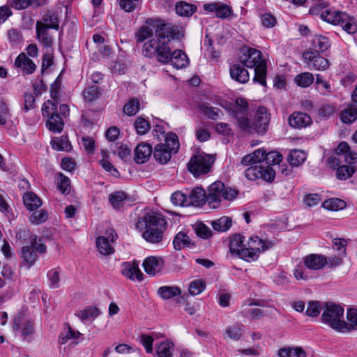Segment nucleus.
I'll list each match as a JSON object with an SVG mask.
<instances>
[{"instance_id":"f257e3e1","label":"nucleus","mask_w":357,"mask_h":357,"mask_svg":"<svg viewBox=\"0 0 357 357\" xmlns=\"http://www.w3.org/2000/svg\"><path fill=\"white\" fill-rule=\"evenodd\" d=\"M241 64L247 68H255V76L253 82L262 86L266 84L267 65L266 61L262 59L261 51L245 47L243 50V54L239 57Z\"/></svg>"},{"instance_id":"f03ea898","label":"nucleus","mask_w":357,"mask_h":357,"mask_svg":"<svg viewBox=\"0 0 357 357\" xmlns=\"http://www.w3.org/2000/svg\"><path fill=\"white\" fill-rule=\"evenodd\" d=\"M252 155L255 165L245 171V177L251 181L262 178L268 182L273 181L275 176V170L272 167L266 165V151L257 149L252 153Z\"/></svg>"},{"instance_id":"7ed1b4c3","label":"nucleus","mask_w":357,"mask_h":357,"mask_svg":"<svg viewBox=\"0 0 357 357\" xmlns=\"http://www.w3.org/2000/svg\"><path fill=\"white\" fill-rule=\"evenodd\" d=\"M269 114L266 107L261 106L256 111L253 121L247 117H237V126L244 133L264 135L268 128Z\"/></svg>"},{"instance_id":"20e7f679","label":"nucleus","mask_w":357,"mask_h":357,"mask_svg":"<svg viewBox=\"0 0 357 357\" xmlns=\"http://www.w3.org/2000/svg\"><path fill=\"white\" fill-rule=\"evenodd\" d=\"M343 314L344 308L341 305L328 302L325 303L321 319L324 324L341 333V331L344 328H342Z\"/></svg>"},{"instance_id":"39448f33","label":"nucleus","mask_w":357,"mask_h":357,"mask_svg":"<svg viewBox=\"0 0 357 357\" xmlns=\"http://www.w3.org/2000/svg\"><path fill=\"white\" fill-rule=\"evenodd\" d=\"M42 114L47 118V127L50 131L61 132L63 130L64 123L57 112V105L55 102L50 100L45 102L42 107Z\"/></svg>"},{"instance_id":"423d86ee","label":"nucleus","mask_w":357,"mask_h":357,"mask_svg":"<svg viewBox=\"0 0 357 357\" xmlns=\"http://www.w3.org/2000/svg\"><path fill=\"white\" fill-rule=\"evenodd\" d=\"M238 191L230 187H226L221 181H215L208 188L206 196L208 201H221L222 197L227 201H232L236 198Z\"/></svg>"},{"instance_id":"0eeeda50","label":"nucleus","mask_w":357,"mask_h":357,"mask_svg":"<svg viewBox=\"0 0 357 357\" xmlns=\"http://www.w3.org/2000/svg\"><path fill=\"white\" fill-rule=\"evenodd\" d=\"M137 229H162L166 230L167 221L165 216L157 212H147L136 223Z\"/></svg>"},{"instance_id":"6e6552de","label":"nucleus","mask_w":357,"mask_h":357,"mask_svg":"<svg viewBox=\"0 0 357 357\" xmlns=\"http://www.w3.org/2000/svg\"><path fill=\"white\" fill-rule=\"evenodd\" d=\"M321 17L331 24L340 25L349 33H354L357 31V26L353 22V19L350 18L345 13H327L326 15L322 13Z\"/></svg>"},{"instance_id":"1a4fd4ad","label":"nucleus","mask_w":357,"mask_h":357,"mask_svg":"<svg viewBox=\"0 0 357 357\" xmlns=\"http://www.w3.org/2000/svg\"><path fill=\"white\" fill-rule=\"evenodd\" d=\"M183 36V31L181 26L172 24H165L159 20L157 38L160 42L164 41L168 44L171 40H179Z\"/></svg>"},{"instance_id":"9d476101","label":"nucleus","mask_w":357,"mask_h":357,"mask_svg":"<svg viewBox=\"0 0 357 357\" xmlns=\"http://www.w3.org/2000/svg\"><path fill=\"white\" fill-rule=\"evenodd\" d=\"M211 164L208 155H194L188 164V169L195 176H199L210 171Z\"/></svg>"},{"instance_id":"9b49d317","label":"nucleus","mask_w":357,"mask_h":357,"mask_svg":"<svg viewBox=\"0 0 357 357\" xmlns=\"http://www.w3.org/2000/svg\"><path fill=\"white\" fill-rule=\"evenodd\" d=\"M106 236H100L96 239V246L100 254L109 255L114 252V248L112 245L117 238V234L114 229L107 230Z\"/></svg>"},{"instance_id":"f8f14e48","label":"nucleus","mask_w":357,"mask_h":357,"mask_svg":"<svg viewBox=\"0 0 357 357\" xmlns=\"http://www.w3.org/2000/svg\"><path fill=\"white\" fill-rule=\"evenodd\" d=\"M303 58L310 70H324L329 66L328 59L321 56L319 54L311 50L306 51L303 54Z\"/></svg>"},{"instance_id":"ddd939ff","label":"nucleus","mask_w":357,"mask_h":357,"mask_svg":"<svg viewBox=\"0 0 357 357\" xmlns=\"http://www.w3.org/2000/svg\"><path fill=\"white\" fill-rule=\"evenodd\" d=\"M159 20L149 18L146 20L137 31L135 33V40L137 43H142L145 40L150 38L153 33L157 36V29H158Z\"/></svg>"},{"instance_id":"4468645a","label":"nucleus","mask_w":357,"mask_h":357,"mask_svg":"<svg viewBox=\"0 0 357 357\" xmlns=\"http://www.w3.org/2000/svg\"><path fill=\"white\" fill-rule=\"evenodd\" d=\"M188 198L190 201H208L206 192L202 187L194 188L188 195L176 191L172 195L171 201H187Z\"/></svg>"},{"instance_id":"2eb2a0df","label":"nucleus","mask_w":357,"mask_h":357,"mask_svg":"<svg viewBox=\"0 0 357 357\" xmlns=\"http://www.w3.org/2000/svg\"><path fill=\"white\" fill-rule=\"evenodd\" d=\"M203 8L205 11L214 13L215 17L221 19L227 18L232 15L231 8L220 1L204 3Z\"/></svg>"},{"instance_id":"dca6fc26","label":"nucleus","mask_w":357,"mask_h":357,"mask_svg":"<svg viewBox=\"0 0 357 357\" xmlns=\"http://www.w3.org/2000/svg\"><path fill=\"white\" fill-rule=\"evenodd\" d=\"M43 202H24L26 208L34 212L30 216V221L35 225H40L45 222L48 218V212L45 209L35 211L41 206Z\"/></svg>"},{"instance_id":"f3484780","label":"nucleus","mask_w":357,"mask_h":357,"mask_svg":"<svg viewBox=\"0 0 357 357\" xmlns=\"http://www.w3.org/2000/svg\"><path fill=\"white\" fill-rule=\"evenodd\" d=\"M59 22L58 14L54 11L48 10L43 15L40 20L36 22V28L43 26L45 30L52 29L57 31L59 29Z\"/></svg>"},{"instance_id":"a211bd4d","label":"nucleus","mask_w":357,"mask_h":357,"mask_svg":"<svg viewBox=\"0 0 357 357\" xmlns=\"http://www.w3.org/2000/svg\"><path fill=\"white\" fill-rule=\"evenodd\" d=\"M288 122L291 127L301 129L311 125L312 120L310 116L306 113L294 112L289 116Z\"/></svg>"},{"instance_id":"6ab92c4d","label":"nucleus","mask_w":357,"mask_h":357,"mask_svg":"<svg viewBox=\"0 0 357 357\" xmlns=\"http://www.w3.org/2000/svg\"><path fill=\"white\" fill-rule=\"evenodd\" d=\"M144 271L150 275L161 273L164 267V261L161 257H149L143 262Z\"/></svg>"},{"instance_id":"aec40b11","label":"nucleus","mask_w":357,"mask_h":357,"mask_svg":"<svg viewBox=\"0 0 357 357\" xmlns=\"http://www.w3.org/2000/svg\"><path fill=\"white\" fill-rule=\"evenodd\" d=\"M36 237L31 241V245L23 246L21 250V257L27 268H30L36 262L37 255L35 250Z\"/></svg>"},{"instance_id":"412c9836","label":"nucleus","mask_w":357,"mask_h":357,"mask_svg":"<svg viewBox=\"0 0 357 357\" xmlns=\"http://www.w3.org/2000/svg\"><path fill=\"white\" fill-rule=\"evenodd\" d=\"M229 74L233 80L241 84H245L250 79L249 73L241 63L231 65L229 68Z\"/></svg>"},{"instance_id":"4be33fe9","label":"nucleus","mask_w":357,"mask_h":357,"mask_svg":"<svg viewBox=\"0 0 357 357\" xmlns=\"http://www.w3.org/2000/svg\"><path fill=\"white\" fill-rule=\"evenodd\" d=\"M326 259L324 255L310 254L304 257L303 262L306 268L310 270H320L326 266Z\"/></svg>"},{"instance_id":"5701e85b","label":"nucleus","mask_w":357,"mask_h":357,"mask_svg":"<svg viewBox=\"0 0 357 357\" xmlns=\"http://www.w3.org/2000/svg\"><path fill=\"white\" fill-rule=\"evenodd\" d=\"M153 153L152 146L148 143H141L135 149L134 160L137 164L146 162Z\"/></svg>"},{"instance_id":"b1692460","label":"nucleus","mask_w":357,"mask_h":357,"mask_svg":"<svg viewBox=\"0 0 357 357\" xmlns=\"http://www.w3.org/2000/svg\"><path fill=\"white\" fill-rule=\"evenodd\" d=\"M15 66L17 68H22L23 73L26 75L32 74L36 68L34 62L25 53H20L17 56L15 61Z\"/></svg>"},{"instance_id":"393cba45","label":"nucleus","mask_w":357,"mask_h":357,"mask_svg":"<svg viewBox=\"0 0 357 357\" xmlns=\"http://www.w3.org/2000/svg\"><path fill=\"white\" fill-rule=\"evenodd\" d=\"M273 245V243L272 241H264L257 236H250L247 243V246H248L250 249L255 250L258 253L267 250Z\"/></svg>"},{"instance_id":"a878e982","label":"nucleus","mask_w":357,"mask_h":357,"mask_svg":"<svg viewBox=\"0 0 357 357\" xmlns=\"http://www.w3.org/2000/svg\"><path fill=\"white\" fill-rule=\"evenodd\" d=\"M122 274L132 280L138 281H142L144 276L137 262L125 264Z\"/></svg>"},{"instance_id":"bb28decb","label":"nucleus","mask_w":357,"mask_h":357,"mask_svg":"<svg viewBox=\"0 0 357 357\" xmlns=\"http://www.w3.org/2000/svg\"><path fill=\"white\" fill-rule=\"evenodd\" d=\"M165 231L166 230H162V229H144L142 233V237L149 243L158 244L163 241Z\"/></svg>"},{"instance_id":"cd10ccee","label":"nucleus","mask_w":357,"mask_h":357,"mask_svg":"<svg viewBox=\"0 0 357 357\" xmlns=\"http://www.w3.org/2000/svg\"><path fill=\"white\" fill-rule=\"evenodd\" d=\"M169 62L175 68L182 69L188 66L189 59L184 52L176 50L172 52Z\"/></svg>"},{"instance_id":"c85d7f7f","label":"nucleus","mask_w":357,"mask_h":357,"mask_svg":"<svg viewBox=\"0 0 357 357\" xmlns=\"http://www.w3.org/2000/svg\"><path fill=\"white\" fill-rule=\"evenodd\" d=\"M347 318L348 322L342 319V328H343L341 333H349L357 329V310L354 308L349 309L347 313Z\"/></svg>"},{"instance_id":"c756f323","label":"nucleus","mask_w":357,"mask_h":357,"mask_svg":"<svg viewBox=\"0 0 357 357\" xmlns=\"http://www.w3.org/2000/svg\"><path fill=\"white\" fill-rule=\"evenodd\" d=\"M153 153L155 160L160 164L167 163L170 160L172 154L163 144H157Z\"/></svg>"},{"instance_id":"7c9ffc66","label":"nucleus","mask_w":357,"mask_h":357,"mask_svg":"<svg viewBox=\"0 0 357 357\" xmlns=\"http://www.w3.org/2000/svg\"><path fill=\"white\" fill-rule=\"evenodd\" d=\"M173 245L175 250H181L184 248L194 247L195 243L190 240L187 234L180 231L174 236Z\"/></svg>"},{"instance_id":"2f4dec72","label":"nucleus","mask_w":357,"mask_h":357,"mask_svg":"<svg viewBox=\"0 0 357 357\" xmlns=\"http://www.w3.org/2000/svg\"><path fill=\"white\" fill-rule=\"evenodd\" d=\"M172 54V52L171 48L169 47L168 44L163 41L160 43L154 58L160 63H167L169 62V59H171Z\"/></svg>"},{"instance_id":"473e14b6","label":"nucleus","mask_w":357,"mask_h":357,"mask_svg":"<svg viewBox=\"0 0 357 357\" xmlns=\"http://www.w3.org/2000/svg\"><path fill=\"white\" fill-rule=\"evenodd\" d=\"M174 343L169 340L162 342L155 345V357H172L174 351Z\"/></svg>"},{"instance_id":"72a5a7b5","label":"nucleus","mask_w":357,"mask_h":357,"mask_svg":"<svg viewBox=\"0 0 357 357\" xmlns=\"http://www.w3.org/2000/svg\"><path fill=\"white\" fill-rule=\"evenodd\" d=\"M158 294L163 300H168L181 295V290L177 286H162L158 289Z\"/></svg>"},{"instance_id":"f704fd0d","label":"nucleus","mask_w":357,"mask_h":357,"mask_svg":"<svg viewBox=\"0 0 357 357\" xmlns=\"http://www.w3.org/2000/svg\"><path fill=\"white\" fill-rule=\"evenodd\" d=\"M341 121L344 123H351L357 119V107L349 104L340 113Z\"/></svg>"},{"instance_id":"c9c22d12","label":"nucleus","mask_w":357,"mask_h":357,"mask_svg":"<svg viewBox=\"0 0 357 357\" xmlns=\"http://www.w3.org/2000/svg\"><path fill=\"white\" fill-rule=\"evenodd\" d=\"M175 9L178 15L189 17L196 12L197 6L185 1H179L176 3Z\"/></svg>"},{"instance_id":"e433bc0d","label":"nucleus","mask_w":357,"mask_h":357,"mask_svg":"<svg viewBox=\"0 0 357 357\" xmlns=\"http://www.w3.org/2000/svg\"><path fill=\"white\" fill-rule=\"evenodd\" d=\"M100 314V310L97 307L89 306L84 310H79L75 313V316L79 318L82 321L90 319H94Z\"/></svg>"},{"instance_id":"4c0bfd02","label":"nucleus","mask_w":357,"mask_h":357,"mask_svg":"<svg viewBox=\"0 0 357 357\" xmlns=\"http://www.w3.org/2000/svg\"><path fill=\"white\" fill-rule=\"evenodd\" d=\"M306 159V154L301 150H292L289 152L287 161L292 167H298L303 164Z\"/></svg>"},{"instance_id":"58836bf2","label":"nucleus","mask_w":357,"mask_h":357,"mask_svg":"<svg viewBox=\"0 0 357 357\" xmlns=\"http://www.w3.org/2000/svg\"><path fill=\"white\" fill-rule=\"evenodd\" d=\"M244 236L236 234L233 235L230 238L229 250L232 255H237L238 252L247 246L244 244Z\"/></svg>"},{"instance_id":"ea45409f","label":"nucleus","mask_w":357,"mask_h":357,"mask_svg":"<svg viewBox=\"0 0 357 357\" xmlns=\"http://www.w3.org/2000/svg\"><path fill=\"white\" fill-rule=\"evenodd\" d=\"M330 43L328 39L322 36H315L312 40V49L311 51L316 52L317 54L323 52L328 49Z\"/></svg>"},{"instance_id":"a19ab883","label":"nucleus","mask_w":357,"mask_h":357,"mask_svg":"<svg viewBox=\"0 0 357 357\" xmlns=\"http://www.w3.org/2000/svg\"><path fill=\"white\" fill-rule=\"evenodd\" d=\"M51 145L53 149L62 151H69L72 147L68 137L65 135L54 138L51 141Z\"/></svg>"},{"instance_id":"79ce46f5","label":"nucleus","mask_w":357,"mask_h":357,"mask_svg":"<svg viewBox=\"0 0 357 357\" xmlns=\"http://www.w3.org/2000/svg\"><path fill=\"white\" fill-rule=\"evenodd\" d=\"M81 335L79 331H74L68 324L67 329L59 334L58 342L60 344H65L69 340H77Z\"/></svg>"},{"instance_id":"37998d69","label":"nucleus","mask_w":357,"mask_h":357,"mask_svg":"<svg viewBox=\"0 0 357 357\" xmlns=\"http://www.w3.org/2000/svg\"><path fill=\"white\" fill-rule=\"evenodd\" d=\"M193 228L196 235L202 239H208L213 236L211 229L202 222L195 223Z\"/></svg>"},{"instance_id":"c03bdc74","label":"nucleus","mask_w":357,"mask_h":357,"mask_svg":"<svg viewBox=\"0 0 357 357\" xmlns=\"http://www.w3.org/2000/svg\"><path fill=\"white\" fill-rule=\"evenodd\" d=\"M160 43L158 39H152L145 43L143 45V54L146 57L154 58Z\"/></svg>"},{"instance_id":"a18cd8bd","label":"nucleus","mask_w":357,"mask_h":357,"mask_svg":"<svg viewBox=\"0 0 357 357\" xmlns=\"http://www.w3.org/2000/svg\"><path fill=\"white\" fill-rule=\"evenodd\" d=\"M172 153H176L179 149V142L178 136L173 132H169L165 136V143L163 144Z\"/></svg>"},{"instance_id":"49530a36","label":"nucleus","mask_w":357,"mask_h":357,"mask_svg":"<svg viewBox=\"0 0 357 357\" xmlns=\"http://www.w3.org/2000/svg\"><path fill=\"white\" fill-rule=\"evenodd\" d=\"M56 185L57 188L62 194H69L70 191V181L66 176H65L62 173H59L57 174Z\"/></svg>"},{"instance_id":"de8ad7c7","label":"nucleus","mask_w":357,"mask_h":357,"mask_svg":"<svg viewBox=\"0 0 357 357\" xmlns=\"http://www.w3.org/2000/svg\"><path fill=\"white\" fill-rule=\"evenodd\" d=\"M212 227L214 230L224 232L227 231L231 226V218L223 216L215 221L212 222Z\"/></svg>"},{"instance_id":"09e8293b","label":"nucleus","mask_w":357,"mask_h":357,"mask_svg":"<svg viewBox=\"0 0 357 357\" xmlns=\"http://www.w3.org/2000/svg\"><path fill=\"white\" fill-rule=\"evenodd\" d=\"M279 357H306L305 352L301 347L284 348L278 351Z\"/></svg>"},{"instance_id":"8fccbe9b","label":"nucleus","mask_w":357,"mask_h":357,"mask_svg":"<svg viewBox=\"0 0 357 357\" xmlns=\"http://www.w3.org/2000/svg\"><path fill=\"white\" fill-rule=\"evenodd\" d=\"M100 89L96 85L89 86L82 92V95L86 100L92 102L100 96Z\"/></svg>"},{"instance_id":"3c124183","label":"nucleus","mask_w":357,"mask_h":357,"mask_svg":"<svg viewBox=\"0 0 357 357\" xmlns=\"http://www.w3.org/2000/svg\"><path fill=\"white\" fill-rule=\"evenodd\" d=\"M36 37L40 40L41 43L45 47H50L52 45V36L49 34L48 30H45V28L42 26L36 28Z\"/></svg>"},{"instance_id":"603ef678","label":"nucleus","mask_w":357,"mask_h":357,"mask_svg":"<svg viewBox=\"0 0 357 357\" xmlns=\"http://www.w3.org/2000/svg\"><path fill=\"white\" fill-rule=\"evenodd\" d=\"M296 84L301 87H307L314 81V76L312 73L306 72L296 75L294 78Z\"/></svg>"},{"instance_id":"864d4df0","label":"nucleus","mask_w":357,"mask_h":357,"mask_svg":"<svg viewBox=\"0 0 357 357\" xmlns=\"http://www.w3.org/2000/svg\"><path fill=\"white\" fill-rule=\"evenodd\" d=\"M102 158L99 160V164L101 167L109 172L112 176L118 177L119 176V171L114 167V165L107 159V155L105 151L102 150Z\"/></svg>"},{"instance_id":"5fc2aeb1","label":"nucleus","mask_w":357,"mask_h":357,"mask_svg":"<svg viewBox=\"0 0 357 357\" xmlns=\"http://www.w3.org/2000/svg\"><path fill=\"white\" fill-rule=\"evenodd\" d=\"M199 112L206 116L208 118L216 120L219 118V112L222 111L218 108L210 107L207 105L202 104L199 106Z\"/></svg>"},{"instance_id":"6e6d98bb","label":"nucleus","mask_w":357,"mask_h":357,"mask_svg":"<svg viewBox=\"0 0 357 357\" xmlns=\"http://www.w3.org/2000/svg\"><path fill=\"white\" fill-rule=\"evenodd\" d=\"M140 102L137 98H132L123 107V112L128 116H134L139 110Z\"/></svg>"},{"instance_id":"4d7b16f0","label":"nucleus","mask_w":357,"mask_h":357,"mask_svg":"<svg viewBox=\"0 0 357 357\" xmlns=\"http://www.w3.org/2000/svg\"><path fill=\"white\" fill-rule=\"evenodd\" d=\"M60 273V268H52L47 272V276L51 288L56 289L59 287Z\"/></svg>"},{"instance_id":"13d9d810","label":"nucleus","mask_w":357,"mask_h":357,"mask_svg":"<svg viewBox=\"0 0 357 357\" xmlns=\"http://www.w3.org/2000/svg\"><path fill=\"white\" fill-rule=\"evenodd\" d=\"M259 254L257 252L250 249L248 246H245L236 255L241 259L250 262L256 261L259 257Z\"/></svg>"},{"instance_id":"bf43d9fd","label":"nucleus","mask_w":357,"mask_h":357,"mask_svg":"<svg viewBox=\"0 0 357 357\" xmlns=\"http://www.w3.org/2000/svg\"><path fill=\"white\" fill-rule=\"evenodd\" d=\"M334 153L337 156H343L344 158V161L347 163V156L352 158L351 156L354 152L351 151L350 146L348 144V143H347L346 142H342L337 145Z\"/></svg>"},{"instance_id":"052dcab7","label":"nucleus","mask_w":357,"mask_h":357,"mask_svg":"<svg viewBox=\"0 0 357 357\" xmlns=\"http://www.w3.org/2000/svg\"><path fill=\"white\" fill-rule=\"evenodd\" d=\"M142 0H118L120 8L125 12L131 13L137 9Z\"/></svg>"},{"instance_id":"680f3d73","label":"nucleus","mask_w":357,"mask_h":357,"mask_svg":"<svg viewBox=\"0 0 357 357\" xmlns=\"http://www.w3.org/2000/svg\"><path fill=\"white\" fill-rule=\"evenodd\" d=\"M243 326L236 324L227 328L225 333L228 337L234 340H238L242 336Z\"/></svg>"},{"instance_id":"e2e57ef3","label":"nucleus","mask_w":357,"mask_h":357,"mask_svg":"<svg viewBox=\"0 0 357 357\" xmlns=\"http://www.w3.org/2000/svg\"><path fill=\"white\" fill-rule=\"evenodd\" d=\"M114 146L117 149H112L114 154H117L124 161H128L130 159L131 150L127 145L121 144L118 146V144H116Z\"/></svg>"},{"instance_id":"0e129e2a","label":"nucleus","mask_w":357,"mask_h":357,"mask_svg":"<svg viewBox=\"0 0 357 357\" xmlns=\"http://www.w3.org/2000/svg\"><path fill=\"white\" fill-rule=\"evenodd\" d=\"M138 340L143 345L144 349L147 354H153V344L154 339L151 335L142 333L138 337Z\"/></svg>"},{"instance_id":"69168bd1","label":"nucleus","mask_w":357,"mask_h":357,"mask_svg":"<svg viewBox=\"0 0 357 357\" xmlns=\"http://www.w3.org/2000/svg\"><path fill=\"white\" fill-rule=\"evenodd\" d=\"M135 128L137 134L142 135L149 131L151 126L147 120L139 116L135 121Z\"/></svg>"},{"instance_id":"338daca9","label":"nucleus","mask_w":357,"mask_h":357,"mask_svg":"<svg viewBox=\"0 0 357 357\" xmlns=\"http://www.w3.org/2000/svg\"><path fill=\"white\" fill-rule=\"evenodd\" d=\"M355 170L354 167L349 165H341L337 167L336 176L340 180H346L354 174Z\"/></svg>"},{"instance_id":"774afa93","label":"nucleus","mask_w":357,"mask_h":357,"mask_svg":"<svg viewBox=\"0 0 357 357\" xmlns=\"http://www.w3.org/2000/svg\"><path fill=\"white\" fill-rule=\"evenodd\" d=\"M206 288V284L203 280H195L190 282L188 290L191 295H198Z\"/></svg>"}]
</instances>
